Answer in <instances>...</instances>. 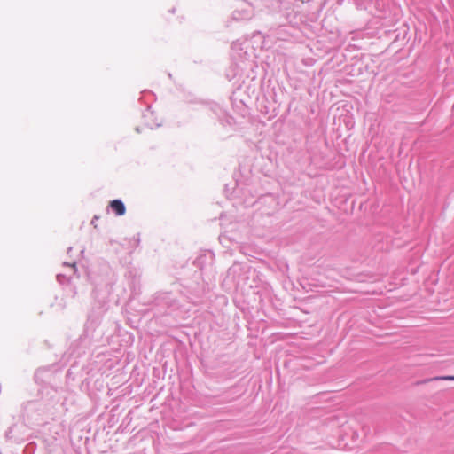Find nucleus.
Returning <instances> with one entry per match:
<instances>
[{"label":"nucleus","mask_w":454,"mask_h":454,"mask_svg":"<svg viewBox=\"0 0 454 454\" xmlns=\"http://www.w3.org/2000/svg\"><path fill=\"white\" fill-rule=\"evenodd\" d=\"M430 380H454V376H438L434 377L433 379L427 380V381Z\"/></svg>","instance_id":"f03ea898"},{"label":"nucleus","mask_w":454,"mask_h":454,"mask_svg":"<svg viewBox=\"0 0 454 454\" xmlns=\"http://www.w3.org/2000/svg\"><path fill=\"white\" fill-rule=\"evenodd\" d=\"M109 207L115 213L116 215H123L126 212V207L123 202L120 200H114L109 203Z\"/></svg>","instance_id":"f257e3e1"}]
</instances>
